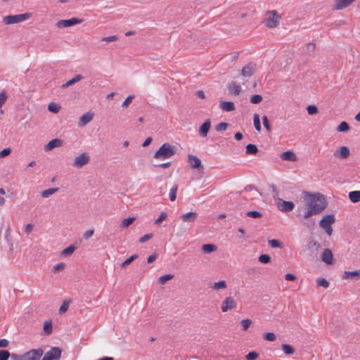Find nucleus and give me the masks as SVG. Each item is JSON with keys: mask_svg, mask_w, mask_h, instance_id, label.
Returning <instances> with one entry per match:
<instances>
[{"mask_svg": "<svg viewBox=\"0 0 360 360\" xmlns=\"http://www.w3.org/2000/svg\"><path fill=\"white\" fill-rule=\"evenodd\" d=\"M188 161L191 168L197 169L201 167V160L195 155H188Z\"/></svg>", "mask_w": 360, "mask_h": 360, "instance_id": "obj_19", "label": "nucleus"}, {"mask_svg": "<svg viewBox=\"0 0 360 360\" xmlns=\"http://www.w3.org/2000/svg\"><path fill=\"white\" fill-rule=\"evenodd\" d=\"M247 216L252 218H260L262 217V214L258 211H250L247 212Z\"/></svg>", "mask_w": 360, "mask_h": 360, "instance_id": "obj_53", "label": "nucleus"}, {"mask_svg": "<svg viewBox=\"0 0 360 360\" xmlns=\"http://www.w3.org/2000/svg\"><path fill=\"white\" fill-rule=\"evenodd\" d=\"M58 191V188H51L43 191L41 193L42 198H46Z\"/></svg>", "mask_w": 360, "mask_h": 360, "instance_id": "obj_30", "label": "nucleus"}, {"mask_svg": "<svg viewBox=\"0 0 360 360\" xmlns=\"http://www.w3.org/2000/svg\"><path fill=\"white\" fill-rule=\"evenodd\" d=\"M198 217V213L190 212L186 213L181 216V219L184 222H193L195 221Z\"/></svg>", "mask_w": 360, "mask_h": 360, "instance_id": "obj_24", "label": "nucleus"}, {"mask_svg": "<svg viewBox=\"0 0 360 360\" xmlns=\"http://www.w3.org/2000/svg\"><path fill=\"white\" fill-rule=\"evenodd\" d=\"M304 199L307 201V209L303 214L304 219H309L313 215L322 212L327 206L325 197L320 194H310L308 192L304 193Z\"/></svg>", "mask_w": 360, "mask_h": 360, "instance_id": "obj_1", "label": "nucleus"}, {"mask_svg": "<svg viewBox=\"0 0 360 360\" xmlns=\"http://www.w3.org/2000/svg\"><path fill=\"white\" fill-rule=\"evenodd\" d=\"M258 259L261 263L267 264L270 262L271 257L268 255H262L259 257Z\"/></svg>", "mask_w": 360, "mask_h": 360, "instance_id": "obj_48", "label": "nucleus"}, {"mask_svg": "<svg viewBox=\"0 0 360 360\" xmlns=\"http://www.w3.org/2000/svg\"><path fill=\"white\" fill-rule=\"evenodd\" d=\"M350 151L346 146H342L336 150L334 153V156L341 159H346L349 156Z\"/></svg>", "mask_w": 360, "mask_h": 360, "instance_id": "obj_15", "label": "nucleus"}, {"mask_svg": "<svg viewBox=\"0 0 360 360\" xmlns=\"http://www.w3.org/2000/svg\"><path fill=\"white\" fill-rule=\"evenodd\" d=\"M258 152L257 146L254 144H248L246 146V153L248 154L255 155Z\"/></svg>", "mask_w": 360, "mask_h": 360, "instance_id": "obj_37", "label": "nucleus"}, {"mask_svg": "<svg viewBox=\"0 0 360 360\" xmlns=\"http://www.w3.org/2000/svg\"><path fill=\"white\" fill-rule=\"evenodd\" d=\"M117 39H118V37L117 35H112V36L105 37L102 38L101 41H105V42H112V41H117Z\"/></svg>", "mask_w": 360, "mask_h": 360, "instance_id": "obj_55", "label": "nucleus"}, {"mask_svg": "<svg viewBox=\"0 0 360 360\" xmlns=\"http://www.w3.org/2000/svg\"><path fill=\"white\" fill-rule=\"evenodd\" d=\"M285 279L286 281H294L296 280V276L292 274H286L285 275Z\"/></svg>", "mask_w": 360, "mask_h": 360, "instance_id": "obj_62", "label": "nucleus"}, {"mask_svg": "<svg viewBox=\"0 0 360 360\" xmlns=\"http://www.w3.org/2000/svg\"><path fill=\"white\" fill-rule=\"evenodd\" d=\"M321 260L326 264H333V254L332 251L328 249H324L323 252L321 254Z\"/></svg>", "mask_w": 360, "mask_h": 360, "instance_id": "obj_14", "label": "nucleus"}, {"mask_svg": "<svg viewBox=\"0 0 360 360\" xmlns=\"http://www.w3.org/2000/svg\"><path fill=\"white\" fill-rule=\"evenodd\" d=\"M65 268V264L63 263V262H60V263H58L56 264L53 267V269H52V271L56 274L58 271H63Z\"/></svg>", "mask_w": 360, "mask_h": 360, "instance_id": "obj_41", "label": "nucleus"}, {"mask_svg": "<svg viewBox=\"0 0 360 360\" xmlns=\"http://www.w3.org/2000/svg\"><path fill=\"white\" fill-rule=\"evenodd\" d=\"M269 244L270 245V246L271 248H281L283 247L281 243L279 240H276V239L269 240Z\"/></svg>", "mask_w": 360, "mask_h": 360, "instance_id": "obj_47", "label": "nucleus"}, {"mask_svg": "<svg viewBox=\"0 0 360 360\" xmlns=\"http://www.w3.org/2000/svg\"><path fill=\"white\" fill-rule=\"evenodd\" d=\"M343 278L349 280L360 279V269L354 271H345L343 274Z\"/></svg>", "mask_w": 360, "mask_h": 360, "instance_id": "obj_16", "label": "nucleus"}, {"mask_svg": "<svg viewBox=\"0 0 360 360\" xmlns=\"http://www.w3.org/2000/svg\"><path fill=\"white\" fill-rule=\"evenodd\" d=\"M43 332L45 335H49L53 332L52 321L51 320L45 321L43 326Z\"/></svg>", "mask_w": 360, "mask_h": 360, "instance_id": "obj_25", "label": "nucleus"}, {"mask_svg": "<svg viewBox=\"0 0 360 360\" xmlns=\"http://www.w3.org/2000/svg\"><path fill=\"white\" fill-rule=\"evenodd\" d=\"M69 304H70V302L66 301V300L63 301V304H61V306L60 307V308L58 309L59 314H65L69 308Z\"/></svg>", "mask_w": 360, "mask_h": 360, "instance_id": "obj_40", "label": "nucleus"}, {"mask_svg": "<svg viewBox=\"0 0 360 360\" xmlns=\"http://www.w3.org/2000/svg\"><path fill=\"white\" fill-rule=\"evenodd\" d=\"M44 354L41 348L33 349L24 354L25 360H39Z\"/></svg>", "mask_w": 360, "mask_h": 360, "instance_id": "obj_6", "label": "nucleus"}, {"mask_svg": "<svg viewBox=\"0 0 360 360\" xmlns=\"http://www.w3.org/2000/svg\"><path fill=\"white\" fill-rule=\"evenodd\" d=\"M281 158L283 160L295 162L297 160L296 155L294 152L288 150L283 153L281 155Z\"/></svg>", "mask_w": 360, "mask_h": 360, "instance_id": "obj_23", "label": "nucleus"}, {"mask_svg": "<svg viewBox=\"0 0 360 360\" xmlns=\"http://www.w3.org/2000/svg\"><path fill=\"white\" fill-rule=\"evenodd\" d=\"M228 91L230 94L238 96L241 92V86L234 82H230L227 86Z\"/></svg>", "mask_w": 360, "mask_h": 360, "instance_id": "obj_17", "label": "nucleus"}, {"mask_svg": "<svg viewBox=\"0 0 360 360\" xmlns=\"http://www.w3.org/2000/svg\"><path fill=\"white\" fill-rule=\"evenodd\" d=\"M138 257V255L135 254V255H133L131 256H130L129 257H128L127 259H126L121 264V266L122 267H124L127 265H129V264H131L134 259H136V258Z\"/></svg>", "mask_w": 360, "mask_h": 360, "instance_id": "obj_42", "label": "nucleus"}, {"mask_svg": "<svg viewBox=\"0 0 360 360\" xmlns=\"http://www.w3.org/2000/svg\"><path fill=\"white\" fill-rule=\"evenodd\" d=\"M31 17L32 13H25L13 15H7L3 18V22L5 25L20 23L27 20H29Z\"/></svg>", "mask_w": 360, "mask_h": 360, "instance_id": "obj_4", "label": "nucleus"}, {"mask_svg": "<svg viewBox=\"0 0 360 360\" xmlns=\"http://www.w3.org/2000/svg\"><path fill=\"white\" fill-rule=\"evenodd\" d=\"M349 198L353 203L360 201V191H354L349 193Z\"/></svg>", "mask_w": 360, "mask_h": 360, "instance_id": "obj_27", "label": "nucleus"}, {"mask_svg": "<svg viewBox=\"0 0 360 360\" xmlns=\"http://www.w3.org/2000/svg\"><path fill=\"white\" fill-rule=\"evenodd\" d=\"M259 354L255 352H249L246 356V360H255L258 357Z\"/></svg>", "mask_w": 360, "mask_h": 360, "instance_id": "obj_56", "label": "nucleus"}, {"mask_svg": "<svg viewBox=\"0 0 360 360\" xmlns=\"http://www.w3.org/2000/svg\"><path fill=\"white\" fill-rule=\"evenodd\" d=\"M262 101V96L259 94H255L251 96L250 102L253 104H258Z\"/></svg>", "mask_w": 360, "mask_h": 360, "instance_id": "obj_45", "label": "nucleus"}, {"mask_svg": "<svg viewBox=\"0 0 360 360\" xmlns=\"http://www.w3.org/2000/svg\"><path fill=\"white\" fill-rule=\"evenodd\" d=\"M33 229V226L31 224H27L25 227V233L29 235Z\"/></svg>", "mask_w": 360, "mask_h": 360, "instance_id": "obj_63", "label": "nucleus"}, {"mask_svg": "<svg viewBox=\"0 0 360 360\" xmlns=\"http://www.w3.org/2000/svg\"><path fill=\"white\" fill-rule=\"evenodd\" d=\"M227 288V284L225 281H219L218 282H214L210 285V288L214 290H224Z\"/></svg>", "mask_w": 360, "mask_h": 360, "instance_id": "obj_26", "label": "nucleus"}, {"mask_svg": "<svg viewBox=\"0 0 360 360\" xmlns=\"http://www.w3.org/2000/svg\"><path fill=\"white\" fill-rule=\"evenodd\" d=\"M82 79H83V76L82 75H77L75 77H73L72 79H71L69 81H68L65 84H63V86L68 87V86H69L70 85H72L73 84H75V83H76L77 82H79Z\"/></svg>", "mask_w": 360, "mask_h": 360, "instance_id": "obj_32", "label": "nucleus"}, {"mask_svg": "<svg viewBox=\"0 0 360 360\" xmlns=\"http://www.w3.org/2000/svg\"><path fill=\"white\" fill-rule=\"evenodd\" d=\"M316 283L319 286H322L325 288H327L329 286V282L323 278H319Z\"/></svg>", "mask_w": 360, "mask_h": 360, "instance_id": "obj_44", "label": "nucleus"}, {"mask_svg": "<svg viewBox=\"0 0 360 360\" xmlns=\"http://www.w3.org/2000/svg\"><path fill=\"white\" fill-rule=\"evenodd\" d=\"M133 98H134V96H132V95L127 96L123 101L122 106L124 108H127L129 105V104L131 103Z\"/></svg>", "mask_w": 360, "mask_h": 360, "instance_id": "obj_52", "label": "nucleus"}, {"mask_svg": "<svg viewBox=\"0 0 360 360\" xmlns=\"http://www.w3.org/2000/svg\"><path fill=\"white\" fill-rule=\"evenodd\" d=\"M60 109V106L58 105L57 103H49V105H48V110L51 112H53V113H57L59 112Z\"/></svg>", "mask_w": 360, "mask_h": 360, "instance_id": "obj_38", "label": "nucleus"}, {"mask_svg": "<svg viewBox=\"0 0 360 360\" xmlns=\"http://www.w3.org/2000/svg\"><path fill=\"white\" fill-rule=\"evenodd\" d=\"M220 108L226 112L233 111L235 110V105L232 101H221L219 103Z\"/></svg>", "mask_w": 360, "mask_h": 360, "instance_id": "obj_22", "label": "nucleus"}, {"mask_svg": "<svg viewBox=\"0 0 360 360\" xmlns=\"http://www.w3.org/2000/svg\"><path fill=\"white\" fill-rule=\"evenodd\" d=\"M257 69V65L254 63H249L241 70V75L244 77H250L254 75Z\"/></svg>", "mask_w": 360, "mask_h": 360, "instance_id": "obj_12", "label": "nucleus"}, {"mask_svg": "<svg viewBox=\"0 0 360 360\" xmlns=\"http://www.w3.org/2000/svg\"><path fill=\"white\" fill-rule=\"evenodd\" d=\"M153 233L146 234L139 238V242L141 243H145L147 240L151 239L153 238Z\"/></svg>", "mask_w": 360, "mask_h": 360, "instance_id": "obj_59", "label": "nucleus"}, {"mask_svg": "<svg viewBox=\"0 0 360 360\" xmlns=\"http://www.w3.org/2000/svg\"><path fill=\"white\" fill-rule=\"evenodd\" d=\"M61 355V350L57 347H52L46 352L41 360H58Z\"/></svg>", "mask_w": 360, "mask_h": 360, "instance_id": "obj_7", "label": "nucleus"}, {"mask_svg": "<svg viewBox=\"0 0 360 360\" xmlns=\"http://www.w3.org/2000/svg\"><path fill=\"white\" fill-rule=\"evenodd\" d=\"M211 128V122L210 120H207L199 129L200 135L202 137H206L207 136V133L209 132Z\"/></svg>", "mask_w": 360, "mask_h": 360, "instance_id": "obj_20", "label": "nucleus"}, {"mask_svg": "<svg viewBox=\"0 0 360 360\" xmlns=\"http://www.w3.org/2000/svg\"><path fill=\"white\" fill-rule=\"evenodd\" d=\"M335 221V218L333 214L325 215L320 221L319 225L323 229L328 236H331L333 233L332 224Z\"/></svg>", "mask_w": 360, "mask_h": 360, "instance_id": "obj_5", "label": "nucleus"}, {"mask_svg": "<svg viewBox=\"0 0 360 360\" xmlns=\"http://www.w3.org/2000/svg\"><path fill=\"white\" fill-rule=\"evenodd\" d=\"M228 127V124L226 122H220L218 124L216 125L215 129L217 131H225Z\"/></svg>", "mask_w": 360, "mask_h": 360, "instance_id": "obj_49", "label": "nucleus"}, {"mask_svg": "<svg viewBox=\"0 0 360 360\" xmlns=\"http://www.w3.org/2000/svg\"><path fill=\"white\" fill-rule=\"evenodd\" d=\"M167 217V214L165 212H162L160 216L155 220V224H161L164 220H165Z\"/></svg>", "mask_w": 360, "mask_h": 360, "instance_id": "obj_46", "label": "nucleus"}, {"mask_svg": "<svg viewBox=\"0 0 360 360\" xmlns=\"http://www.w3.org/2000/svg\"><path fill=\"white\" fill-rule=\"evenodd\" d=\"M294 203L291 201H285L283 200H280L278 203V209L283 212H290L294 208Z\"/></svg>", "mask_w": 360, "mask_h": 360, "instance_id": "obj_13", "label": "nucleus"}, {"mask_svg": "<svg viewBox=\"0 0 360 360\" xmlns=\"http://www.w3.org/2000/svg\"><path fill=\"white\" fill-rule=\"evenodd\" d=\"M253 123H254L255 129L258 132H260L262 130V127H261V124H260L259 116L257 113L254 114V115H253Z\"/></svg>", "mask_w": 360, "mask_h": 360, "instance_id": "obj_31", "label": "nucleus"}, {"mask_svg": "<svg viewBox=\"0 0 360 360\" xmlns=\"http://www.w3.org/2000/svg\"><path fill=\"white\" fill-rule=\"evenodd\" d=\"M11 153V150L10 148H6L0 151V158H4L8 155H9Z\"/></svg>", "mask_w": 360, "mask_h": 360, "instance_id": "obj_58", "label": "nucleus"}, {"mask_svg": "<svg viewBox=\"0 0 360 360\" xmlns=\"http://www.w3.org/2000/svg\"><path fill=\"white\" fill-rule=\"evenodd\" d=\"M174 274H171L163 275L158 278V283L160 285H164L167 281L172 280L174 278Z\"/></svg>", "mask_w": 360, "mask_h": 360, "instance_id": "obj_29", "label": "nucleus"}, {"mask_svg": "<svg viewBox=\"0 0 360 360\" xmlns=\"http://www.w3.org/2000/svg\"><path fill=\"white\" fill-rule=\"evenodd\" d=\"M281 17L276 10L268 11L265 13L264 24L268 28L272 29L279 25Z\"/></svg>", "mask_w": 360, "mask_h": 360, "instance_id": "obj_3", "label": "nucleus"}, {"mask_svg": "<svg viewBox=\"0 0 360 360\" xmlns=\"http://www.w3.org/2000/svg\"><path fill=\"white\" fill-rule=\"evenodd\" d=\"M264 339L267 341L274 342L276 340V337L274 333H266L264 335Z\"/></svg>", "mask_w": 360, "mask_h": 360, "instance_id": "obj_51", "label": "nucleus"}, {"mask_svg": "<svg viewBox=\"0 0 360 360\" xmlns=\"http://www.w3.org/2000/svg\"><path fill=\"white\" fill-rule=\"evenodd\" d=\"M8 96L5 91H2L0 93V108L3 106L7 100Z\"/></svg>", "mask_w": 360, "mask_h": 360, "instance_id": "obj_57", "label": "nucleus"}, {"mask_svg": "<svg viewBox=\"0 0 360 360\" xmlns=\"http://www.w3.org/2000/svg\"><path fill=\"white\" fill-rule=\"evenodd\" d=\"M356 0H334L333 9L342 11L351 6Z\"/></svg>", "mask_w": 360, "mask_h": 360, "instance_id": "obj_10", "label": "nucleus"}, {"mask_svg": "<svg viewBox=\"0 0 360 360\" xmlns=\"http://www.w3.org/2000/svg\"><path fill=\"white\" fill-rule=\"evenodd\" d=\"M10 356L13 360H25L24 354L18 355L16 354H10Z\"/></svg>", "mask_w": 360, "mask_h": 360, "instance_id": "obj_61", "label": "nucleus"}, {"mask_svg": "<svg viewBox=\"0 0 360 360\" xmlns=\"http://www.w3.org/2000/svg\"><path fill=\"white\" fill-rule=\"evenodd\" d=\"M76 250V247L73 245H69L68 248H65L61 254L64 256H70L71 255L75 250Z\"/></svg>", "mask_w": 360, "mask_h": 360, "instance_id": "obj_33", "label": "nucleus"}, {"mask_svg": "<svg viewBox=\"0 0 360 360\" xmlns=\"http://www.w3.org/2000/svg\"><path fill=\"white\" fill-rule=\"evenodd\" d=\"M307 111L309 115H314L318 113L319 110L316 105H310L307 107Z\"/></svg>", "mask_w": 360, "mask_h": 360, "instance_id": "obj_43", "label": "nucleus"}, {"mask_svg": "<svg viewBox=\"0 0 360 360\" xmlns=\"http://www.w3.org/2000/svg\"><path fill=\"white\" fill-rule=\"evenodd\" d=\"M135 221L134 217H128L127 219H124L121 222V226L123 228H127L134 221Z\"/></svg>", "mask_w": 360, "mask_h": 360, "instance_id": "obj_39", "label": "nucleus"}, {"mask_svg": "<svg viewBox=\"0 0 360 360\" xmlns=\"http://www.w3.org/2000/svg\"><path fill=\"white\" fill-rule=\"evenodd\" d=\"M89 160V156L86 153H84L75 158L73 166L80 168L86 165Z\"/></svg>", "mask_w": 360, "mask_h": 360, "instance_id": "obj_11", "label": "nucleus"}, {"mask_svg": "<svg viewBox=\"0 0 360 360\" xmlns=\"http://www.w3.org/2000/svg\"><path fill=\"white\" fill-rule=\"evenodd\" d=\"M281 349L283 352L286 354H292L295 352L294 348L288 344H283L281 346Z\"/></svg>", "mask_w": 360, "mask_h": 360, "instance_id": "obj_34", "label": "nucleus"}, {"mask_svg": "<svg viewBox=\"0 0 360 360\" xmlns=\"http://www.w3.org/2000/svg\"><path fill=\"white\" fill-rule=\"evenodd\" d=\"M93 117L94 113L90 112L84 113L79 119V125L80 127H84L92 120Z\"/></svg>", "mask_w": 360, "mask_h": 360, "instance_id": "obj_21", "label": "nucleus"}, {"mask_svg": "<svg viewBox=\"0 0 360 360\" xmlns=\"http://www.w3.org/2000/svg\"><path fill=\"white\" fill-rule=\"evenodd\" d=\"M217 250V247L214 244H205L202 246V250L204 253H211Z\"/></svg>", "mask_w": 360, "mask_h": 360, "instance_id": "obj_28", "label": "nucleus"}, {"mask_svg": "<svg viewBox=\"0 0 360 360\" xmlns=\"http://www.w3.org/2000/svg\"><path fill=\"white\" fill-rule=\"evenodd\" d=\"M349 130V124L343 121L342 122L338 127H337V131L339 132H345Z\"/></svg>", "mask_w": 360, "mask_h": 360, "instance_id": "obj_36", "label": "nucleus"}, {"mask_svg": "<svg viewBox=\"0 0 360 360\" xmlns=\"http://www.w3.org/2000/svg\"><path fill=\"white\" fill-rule=\"evenodd\" d=\"M262 121H263V124L265 127V129L268 131H271V126L269 123V120H268V118L266 116H263L262 117Z\"/></svg>", "mask_w": 360, "mask_h": 360, "instance_id": "obj_60", "label": "nucleus"}, {"mask_svg": "<svg viewBox=\"0 0 360 360\" xmlns=\"http://www.w3.org/2000/svg\"><path fill=\"white\" fill-rule=\"evenodd\" d=\"M178 189V186L174 184L169 191V199L171 201H174L176 198V192Z\"/></svg>", "mask_w": 360, "mask_h": 360, "instance_id": "obj_35", "label": "nucleus"}, {"mask_svg": "<svg viewBox=\"0 0 360 360\" xmlns=\"http://www.w3.org/2000/svg\"><path fill=\"white\" fill-rule=\"evenodd\" d=\"M241 325H242V327H243V329L244 330H247L248 329V328L250 326V325L252 324V321L250 319H243L241 321Z\"/></svg>", "mask_w": 360, "mask_h": 360, "instance_id": "obj_50", "label": "nucleus"}, {"mask_svg": "<svg viewBox=\"0 0 360 360\" xmlns=\"http://www.w3.org/2000/svg\"><path fill=\"white\" fill-rule=\"evenodd\" d=\"M8 345V341L6 339H0V348L7 347Z\"/></svg>", "mask_w": 360, "mask_h": 360, "instance_id": "obj_64", "label": "nucleus"}, {"mask_svg": "<svg viewBox=\"0 0 360 360\" xmlns=\"http://www.w3.org/2000/svg\"><path fill=\"white\" fill-rule=\"evenodd\" d=\"M63 141L58 139H55L50 141L44 147L46 151L51 150L55 148L60 147L63 146Z\"/></svg>", "mask_w": 360, "mask_h": 360, "instance_id": "obj_18", "label": "nucleus"}, {"mask_svg": "<svg viewBox=\"0 0 360 360\" xmlns=\"http://www.w3.org/2000/svg\"><path fill=\"white\" fill-rule=\"evenodd\" d=\"M82 21H83L82 20L77 19L76 18H72L68 19V20H59L57 22L56 25L58 28L68 27H71V26H73L77 24H79V23L82 22Z\"/></svg>", "mask_w": 360, "mask_h": 360, "instance_id": "obj_9", "label": "nucleus"}, {"mask_svg": "<svg viewBox=\"0 0 360 360\" xmlns=\"http://www.w3.org/2000/svg\"><path fill=\"white\" fill-rule=\"evenodd\" d=\"M237 306L236 302L235 300L229 296L227 297L221 304V310L222 312H226L229 310L235 309Z\"/></svg>", "mask_w": 360, "mask_h": 360, "instance_id": "obj_8", "label": "nucleus"}, {"mask_svg": "<svg viewBox=\"0 0 360 360\" xmlns=\"http://www.w3.org/2000/svg\"><path fill=\"white\" fill-rule=\"evenodd\" d=\"M10 353L8 350H0V360H8Z\"/></svg>", "mask_w": 360, "mask_h": 360, "instance_id": "obj_54", "label": "nucleus"}, {"mask_svg": "<svg viewBox=\"0 0 360 360\" xmlns=\"http://www.w3.org/2000/svg\"><path fill=\"white\" fill-rule=\"evenodd\" d=\"M175 153V147L168 143H165L154 153L153 158L157 160H162L171 158Z\"/></svg>", "mask_w": 360, "mask_h": 360, "instance_id": "obj_2", "label": "nucleus"}]
</instances>
